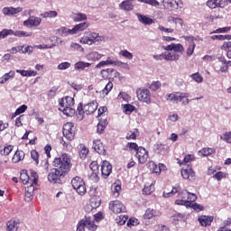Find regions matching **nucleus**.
<instances>
[{
    "label": "nucleus",
    "instance_id": "46",
    "mask_svg": "<svg viewBox=\"0 0 231 231\" xmlns=\"http://www.w3.org/2000/svg\"><path fill=\"white\" fill-rule=\"evenodd\" d=\"M194 50H196V43L194 41H191L189 42V46L186 51L188 57H191V55L194 53Z\"/></svg>",
    "mask_w": 231,
    "mask_h": 231
},
{
    "label": "nucleus",
    "instance_id": "50",
    "mask_svg": "<svg viewBox=\"0 0 231 231\" xmlns=\"http://www.w3.org/2000/svg\"><path fill=\"white\" fill-rule=\"evenodd\" d=\"M14 151V146L13 145H7L5 146L3 150L0 151V154L2 156H8Z\"/></svg>",
    "mask_w": 231,
    "mask_h": 231
},
{
    "label": "nucleus",
    "instance_id": "21",
    "mask_svg": "<svg viewBox=\"0 0 231 231\" xmlns=\"http://www.w3.org/2000/svg\"><path fill=\"white\" fill-rule=\"evenodd\" d=\"M160 216H162V212H160V210H156L154 208H147L143 215V218L152 219V217H158Z\"/></svg>",
    "mask_w": 231,
    "mask_h": 231
},
{
    "label": "nucleus",
    "instance_id": "64",
    "mask_svg": "<svg viewBox=\"0 0 231 231\" xmlns=\"http://www.w3.org/2000/svg\"><path fill=\"white\" fill-rule=\"evenodd\" d=\"M166 100L168 102H173L174 104H176V92L171 93V94H167L166 95Z\"/></svg>",
    "mask_w": 231,
    "mask_h": 231
},
{
    "label": "nucleus",
    "instance_id": "30",
    "mask_svg": "<svg viewBox=\"0 0 231 231\" xmlns=\"http://www.w3.org/2000/svg\"><path fill=\"white\" fill-rule=\"evenodd\" d=\"M58 15L59 13L57 11H46L41 14V17H42V19H55Z\"/></svg>",
    "mask_w": 231,
    "mask_h": 231
},
{
    "label": "nucleus",
    "instance_id": "12",
    "mask_svg": "<svg viewBox=\"0 0 231 231\" xmlns=\"http://www.w3.org/2000/svg\"><path fill=\"white\" fill-rule=\"evenodd\" d=\"M165 51H172L173 53H183L185 48L181 43H171L170 45L162 46Z\"/></svg>",
    "mask_w": 231,
    "mask_h": 231
},
{
    "label": "nucleus",
    "instance_id": "18",
    "mask_svg": "<svg viewBox=\"0 0 231 231\" xmlns=\"http://www.w3.org/2000/svg\"><path fill=\"white\" fill-rule=\"evenodd\" d=\"M19 225H21V221L17 218H13L6 223V230L17 231L19 230Z\"/></svg>",
    "mask_w": 231,
    "mask_h": 231
},
{
    "label": "nucleus",
    "instance_id": "32",
    "mask_svg": "<svg viewBox=\"0 0 231 231\" xmlns=\"http://www.w3.org/2000/svg\"><path fill=\"white\" fill-rule=\"evenodd\" d=\"M79 157L81 160H86L88 154H89V149L85 144H79Z\"/></svg>",
    "mask_w": 231,
    "mask_h": 231
},
{
    "label": "nucleus",
    "instance_id": "11",
    "mask_svg": "<svg viewBox=\"0 0 231 231\" xmlns=\"http://www.w3.org/2000/svg\"><path fill=\"white\" fill-rule=\"evenodd\" d=\"M137 98L141 102H145V104H151V91L149 89H138L136 91Z\"/></svg>",
    "mask_w": 231,
    "mask_h": 231
},
{
    "label": "nucleus",
    "instance_id": "55",
    "mask_svg": "<svg viewBox=\"0 0 231 231\" xmlns=\"http://www.w3.org/2000/svg\"><path fill=\"white\" fill-rule=\"evenodd\" d=\"M119 55H122V57H125V59H128V60H133V53L127 50L121 51Z\"/></svg>",
    "mask_w": 231,
    "mask_h": 231
},
{
    "label": "nucleus",
    "instance_id": "45",
    "mask_svg": "<svg viewBox=\"0 0 231 231\" xmlns=\"http://www.w3.org/2000/svg\"><path fill=\"white\" fill-rule=\"evenodd\" d=\"M8 35H14V30H12V29H3L0 32V41H2V39H6V37H8Z\"/></svg>",
    "mask_w": 231,
    "mask_h": 231
},
{
    "label": "nucleus",
    "instance_id": "15",
    "mask_svg": "<svg viewBox=\"0 0 231 231\" xmlns=\"http://www.w3.org/2000/svg\"><path fill=\"white\" fill-rule=\"evenodd\" d=\"M113 172V166L109 162L104 161L101 165V174L103 177L107 178Z\"/></svg>",
    "mask_w": 231,
    "mask_h": 231
},
{
    "label": "nucleus",
    "instance_id": "1",
    "mask_svg": "<svg viewBox=\"0 0 231 231\" xmlns=\"http://www.w3.org/2000/svg\"><path fill=\"white\" fill-rule=\"evenodd\" d=\"M181 190V187H180L179 184H176L171 191H164L162 196L163 198H171V196H174L175 194H178V198H180L181 199L175 200V205H184L185 207H192L194 210H198V212H201L203 210V206L195 203L196 199H198V197L194 193H190L187 190Z\"/></svg>",
    "mask_w": 231,
    "mask_h": 231
},
{
    "label": "nucleus",
    "instance_id": "59",
    "mask_svg": "<svg viewBox=\"0 0 231 231\" xmlns=\"http://www.w3.org/2000/svg\"><path fill=\"white\" fill-rule=\"evenodd\" d=\"M112 66H118V67L124 66V68H127L128 65H127V63H124V62L116 60V58L112 57Z\"/></svg>",
    "mask_w": 231,
    "mask_h": 231
},
{
    "label": "nucleus",
    "instance_id": "29",
    "mask_svg": "<svg viewBox=\"0 0 231 231\" xmlns=\"http://www.w3.org/2000/svg\"><path fill=\"white\" fill-rule=\"evenodd\" d=\"M155 190V188H154V182H152V183H146L144 185V188L143 189V194H145L146 196H149L151 194H152Z\"/></svg>",
    "mask_w": 231,
    "mask_h": 231
},
{
    "label": "nucleus",
    "instance_id": "38",
    "mask_svg": "<svg viewBox=\"0 0 231 231\" xmlns=\"http://www.w3.org/2000/svg\"><path fill=\"white\" fill-rule=\"evenodd\" d=\"M15 77V71L11 70L8 73H5L2 78H0V84H5V82H8L10 79H14Z\"/></svg>",
    "mask_w": 231,
    "mask_h": 231
},
{
    "label": "nucleus",
    "instance_id": "40",
    "mask_svg": "<svg viewBox=\"0 0 231 231\" xmlns=\"http://www.w3.org/2000/svg\"><path fill=\"white\" fill-rule=\"evenodd\" d=\"M20 180L23 183V185L30 183V175H28V171L26 170H23L21 171Z\"/></svg>",
    "mask_w": 231,
    "mask_h": 231
},
{
    "label": "nucleus",
    "instance_id": "8",
    "mask_svg": "<svg viewBox=\"0 0 231 231\" xmlns=\"http://www.w3.org/2000/svg\"><path fill=\"white\" fill-rule=\"evenodd\" d=\"M162 5L168 10H181L183 8L181 0H162Z\"/></svg>",
    "mask_w": 231,
    "mask_h": 231
},
{
    "label": "nucleus",
    "instance_id": "35",
    "mask_svg": "<svg viewBox=\"0 0 231 231\" xmlns=\"http://www.w3.org/2000/svg\"><path fill=\"white\" fill-rule=\"evenodd\" d=\"M14 163H19V162L24 160V152L23 151H16L13 156Z\"/></svg>",
    "mask_w": 231,
    "mask_h": 231
},
{
    "label": "nucleus",
    "instance_id": "48",
    "mask_svg": "<svg viewBox=\"0 0 231 231\" xmlns=\"http://www.w3.org/2000/svg\"><path fill=\"white\" fill-rule=\"evenodd\" d=\"M148 88L151 91H158L162 88V83L160 81H153L152 84H148Z\"/></svg>",
    "mask_w": 231,
    "mask_h": 231
},
{
    "label": "nucleus",
    "instance_id": "9",
    "mask_svg": "<svg viewBox=\"0 0 231 231\" xmlns=\"http://www.w3.org/2000/svg\"><path fill=\"white\" fill-rule=\"evenodd\" d=\"M42 23V18L35 15L29 16L27 20L23 22V26H26V28H37L41 26V23Z\"/></svg>",
    "mask_w": 231,
    "mask_h": 231
},
{
    "label": "nucleus",
    "instance_id": "39",
    "mask_svg": "<svg viewBox=\"0 0 231 231\" xmlns=\"http://www.w3.org/2000/svg\"><path fill=\"white\" fill-rule=\"evenodd\" d=\"M106 66H113V57H107L106 60H102L96 65L97 69L104 68Z\"/></svg>",
    "mask_w": 231,
    "mask_h": 231
},
{
    "label": "nucleus",
    "instance_id": "61",
    "mask_svg": "<svg viewBox=\"0 0 231 231\" xmlns=\"http://www.w3.org/2000/svg\"><path fill=\"white\" fill-rule=\"evenodd\" d=\"M31 158L35 162L36 165H39V152L36 150L31 151Z\"/></svg>",
    "mask_w": 231,
    "mask_h": 231
},
{
    "label": "nucleus",
    "instance_id": "5",
    "mask_svg": "<svg viewBox=\"0 0 231 231\" xmlns=\"http://www.w3.org/2000/svg\"><path fill=\"white\" fill-rule=\"evenodd\" d=\"M98 107L97 101H92L82 106V103L78 105V118L79 120H84V115H93Z\"/></svg>",
    "mask_w": 231,
    "mask_h": 231
},
{
    "label": "nucleus",
    "instance_id": "63",
    "mask_svg": "<svg viewBox=\"0 0 231 231\" xmlns=\"http://www.w3.org/2000/svg\"><path fill=\"white\" fill-rule=\"evenodd\" d=\"M90 170L94 174H97L98 172V162H92L89 165Z\"/></svg>",
    "mask_w": 231,
    "mask_h": 231
},
{
    "label": "nucleus",
    "instance_id": "13",
    "mask_svg": "<svg viewBox=\"0 0 231 231\" xmlns=\"http://www.w3.org/2000/svg\"><path fill=\"white\" fill-rule=\"evenodd\" d=\"M136 158L138 159L139 163H146L147 160H149V152L145 150V148L140 146L138 152L135 154Z\"/></svg>",
    "mask_w": 231,
    "mask_h": 231
},
{
    "label": "nucleus",
    "instance_id": "62",
    "mask_svg": "<svg viewBox=\"0 0 231 231\" xmlns=\"http://www.w3.org/2000/svg\"><path fill=\"white\" fill-rule=\"evenodd\" d=\"M221 140L226 142V143H231V132L225 133L222 136H220Z\"/></svg>",
    "mask_w": 231,
    "mask_h": 231
},
{
    "label": "nucleus",
    "instance_id": "56",
    "mask_svg": "<svg viewBox=\"0 0 231 231\" xmlns=\"http://www.w3.org/2000/svg\"><path fill=\"white\" fill-rule=\"evenodd\" d=\"M190 77L193 80H195V82H198V84H201V82H203V77L198 72L190 75Z\"/></svg>",
    "mask_w": 231,
    "mask_h": 231
},
{
    "label": "nucleus",
    "instance_id": "17",
    "mask_svg": "<svg viewBox=\"0 0 231 231\" xmlns=\"http://www.w3.org/2000/svg\"><path fill=\"white\" fill-rule=\"evenodd\" d=\"M168 23H174L175 24V30L180 31L183 28V19L180 17H173V16H169L168 17Z\"/></svg>",
    "mask_w": 231,
    "mask_h": 231
},
{
    "label": "nucleus",
    "instance_id": "6",
    "mask_svg": "<svg viewBox=\"0 0 231 231\" xmlns=\"http://www.w3.org/2000/svg\"><path fill=\"white\" fill-rule=\"evenodd\" d=\"M71 185L73 189L78 192L79 196H84L86 194V183L82 178L76 176L71 180Z\"/></svg>",
    "mask_w": 231,
    "mask_h": 231
},
{
    "label": "nucleus",
    "instance_id": "27",
    "mask_svg": "<svg viewBox=\"0 0 231 231\" xmlns=\"http://www.w3.org/2000/svg\"><path fill=\"white\" fill-rule=\"evenodd\" d=\"M119 9L124 10L125 12H132V10H134V5L128 0H125L119 4Z\"/></svg>",
    "mask_w": 231,
    "mask_h": 231
},
{
    "label": "nucleus",
    "instance_id": "54",
    "mask_svg": "<svg viewBox=\"0 0 231 231\" xmlns=\"http://www.w3.org/2000/svg\"><path fill=\"white\" fill-rule=\"evenodd\" d=\"M13 35H15V37H32V32H26L24 31H16L14 32Z\"/></svg>",
    "mask_w": 231,
    "mask_h": 231
},
{
    "label": "nucleus",
    "instance_id": "33",
    "mask_svg": "<svg viewBox=\"0 0 231 231\" xmlns=\"http://www.w3.org/2000/svg\"><path fill=\"white\" fill-rule=\"evenodd\" d=\"M58 33L60 35V37H68L69 35H74L73 34V29H68L66 27H60L58 29Z\"/></svg>",
    "mask_w": 231,
    "mask_h": 231
},
{
    "label": "nucleus",
    "instance_id": "57",
    "mask_svg": "<svg viewBox=\"0 0 231 231\" xmlns=\"http://www.w3.org/2000/svg\"><path fill=\"white\" fill-rule=\"evenodd\" d=\"M194 160V155L189 154L186 155L182 162H179L180 165H185V163H190Z\"/></svg>",
    "mask_w": 231,
    "mask_h": 231
},
{
    "label": "nucleus",
    "instance_id": "60",
    "mask_svg": "<svg viewBox=\"0 0 231 231\" xmlns=\"http://www.w3.org/2000/svg\"><path fill=\"white\" fill-rule=\"evenodd\" d=\"M71 68V63L65 61V62H61L58 65V69L60 70H64V69H68Z\"/></svg>",
    "mask_w": 231,
    "mask_h": 231
},
{
    "label": "nucleus",
    "instance_id": "25",
    "mask_svg": "<svg viewBox=\"0 0 231 231\" xmlns=\"http://www.w3.org/2000/svg\"><path fill=\"white\" fill-rule=\"evenodd\" d=\"M212 221H214V217L205 215L199 217V222L201 226H210V225H212Z\"/></svg>",
    "mask_w": 231,
    "mask_h": 231
},
{
    "label": "nucleus",
    "instance_id": "42",
    "mask_svg": "<svg viewBox=\"0 0 231 231\" xmlns=\"http://www.w3.org/2000/svg\"><path fill=\"white\" fill-rule=\"evenodd\" d=\"M60 110L62 111L63 115H66V116H73L76 113L75 108L71 106L60 108Z\"/></svg>",
    "mask_w": 231,
    "mask_h": 231
},
{
    "label": "nucleus",
    "instance_id": "36",
    "mask_svg": "<svg viewBox=\"0 0 231 231\" xmlns=\"http://www.w3.org/2000/svg\"><path fill=\"white\" fill-rule=\"evenodd\" d=\"M16 73L22 75V77H36L37 71L34 70H24V69H16Z\"/></svg>",
    "mask_w": 231,
    "mask_h": 231
},
{
    "label": "nucleus",
    "instance_id": "58",
    "mask_svg": "<svg viewBox=\"0 0 231 231\" xmlns=\"http://www.w3.org/2000/svg\"><path fill=\"white\" fill-rule=\"evenodd\" d=\"M113 89V82L109 81L106 87L103 88V94L104 95H109V92Z\"/></svg>",
    "mask_w": 231,
    "mask_h": 231
},
{
    "label": "nucleus",
    "instance_id": "28",
    "mask_svg": "<svg viewBox=\"0 0 231 231\" xmlns=\"http://www.w3.org/2000/svg\"><path fill=\"white\" fill-rule=\"evenodd\" d=\"M88 28H89V23L84 22V23H79L75 27H73L72 32L75 35L78 32H84V30H88Z\"/></svg>",
    "mask_w": 231,
    "mask_h": 231
},
{
    "label": "nucleus",
    "instance_id": "10",
    "mask_svg": "<svg viewBox=\"0 0 231 231\" xmlns=\"http://www.w3.org/2000/svg\"><path fill=\"white\" fill-rule=\"evenodd\" d=\"M109 210L114 214H121V212H125V206L120 200L110 201Z\"/></svg>",
    "mask_w": 231,
    "mask_h": 231
},
{
    "label": "nucleus",
    "instance_id": "2",
    "mask_svg": "<svg viewBox=\"0 0 231 231\" xmlns=\"http://www.w3.org/2000/svg\"><path fill=\"white\" fill-rule=\"evenodd\" d=\"M53 167H55L54 171L49 173L48 180L51 183H59L60 178L71 169V158L67 153H62L60 157L54 159Z\"/></svg>",
    "mask_w": 231,
    "mask_h": 231
},
{
    "label": "nucleus",
    "instance_id": "41",
    "mask_svg": "<svg viewBox=\"0 0 231 231\" xmlns=\"http://www.w3.org/2000/svg\"><path fill=\"white\" fill-rule=\"evenodd\" d=\"M216 152V149L214 148H203L199 151V156H210V154H214Z\"/></svg>",
    "mask_w": 231,
    "mask_h": 231
},
{
    "label": "nucleus",
    "instance_id": "51",
    "mask_svg": "<svg viewBox=\"0 0 231 231\" xmlns=\"http://www.w3.org/2000/svg\"><path fill=\"white\" fill-rule=\"evenodd\" d=\"M51 41L52 42H56V43H54L55 46H64V44H66V42L62 39H60V38H59L57 36H52L51 38Z\"/></svg>",
    "mask_w": 231,
    "mask_h": 231
},
{
    "label": "nucleus",
    "instance_id": "43",
    "mask_svg": "<svg viewBox=\"0 0 231 231\" xmlns=\"http://www.w3.org/2000/svg\"><path fill=\"white\" fill-rule=\"evenodd\" d=\"M104 57V55L97 52V51H93V52H90L88 55V60H100V59H102Z\"/></svg>",
    "mask_w": 231,
    "mask_h": 231
},
{
    "label": "nucleus",
    "instance_id": "23",
    "mask_svg": "<svg viewBox=\"0 0 231 231\" xmlns=\"http://www.w3.org/2000/svg\"><path fill=\"white\" fill-rule=\"evenodd\" d=\"M98 207H100V199L94 197L90 199V203L85 207V209L89 212V210L98 208Z\"/></svg>",
    "mask_w": 231,
    "mask_h": 231
},
{
    "label": "nucleus",
    "instance_id": "22",
    "mask_svg": "<svg viewBox=\"0 0 231 231\" xmlns=\"http://www.w3.org/2000/svg\"><path fill=\"white\" fill-rule=\"evenodd\" d=\"M180 174L184 180H193L195 173L190 166H187L186 169H182Z\"/></svg>",
    "mask_w": 231,
    "mask_h": 231
},
{
    "label": "nucleus",
    "instance_id": "52",
    "mask_svg": "<svg viewBox=\"0 0 231 231\" xmlns=\"http://www.w3.org/2000/svg\"><path fill=\"white\" fill-rule=\"evenodd\" d=\"M217 71H221V73H226L228 71V65H220L217 63L215 66Z\"/></svg>",
    "mask_w": 231,
    "mask_h": 231
},
{
    "label": "nucleus",
    "instance_id": "4",
    "mask_svg": "<svg viewBox=\"0 0 231 231\" xmlns=\"http://www.w3.org/2000/svg\"><path fill=\"white\" fill-rule=\"evenodd\" d=\"M79 42L81 44H88V46L92 44L98 45L100 42H104V37L95 32L88 31L84 33V36L81 37Z\"/></svg>",
    "mask_w": 231,
    "mask_h": 231
},
{
    "label": "nucleus",
    "instance_id": "24",
    "mask_svg": "<svg viewBox=\"0 0 231 231\" xmlns=\"http://www.w3.org/2000/svg\"><path fill=\"white\" fill-rule=\"evenodd\" d=\"M164 55V60H167L168 62L172 60H180V55L176 52H173L172 51H167L163 52Z\"/></svg>",
    "mask_w": 231,
    "mask_h": 231
},
{
    "label": "nucleus",
    "instance_id": "14",
    "mask_svg": "<svg viewBox=\"0 0 231 231\" xmlns=\"http://www.w3.org/2000/svg\"><path fill=\"white\" fill-rule=\"evenodd\" d=\"M208 8H225L226 6V0H208L207 2Z\"/></svg>",
    "mask_w": 231,
    "mask_h": 231
},
{
    "label": "nucleus",
    "instance_id": "49",
    "mask_svg": "<svg viewBox=\"0 0 231 231\" xmlns=\"http://www.w3.org/2000/svg\"><path fill=\"white\" fill-rule=\"evenodd\" d=\"M183 98H189V93L176 92V104H178V102H181Z\"/></svg>",
    "mask_w": 231,
    "mask_h": 231
},
{
    "label": "nucleus",
    "instance_id": "19",
    "mask_svg": "<svg viewBox=\"0 0 231 231\" xmlns=\"http://www.w3.org/2000/svg\"><path fill=\"white\" fill-rule=\"evenodd\" d=\"M23 11V7H4L2 9V13L4 14V15H15L17 14H21V12Z\"/></svg>",
    "mask_w": 231,
    "mask_h": 231
},
{
    "label": "nucleus",
    "instance_id": "26",
    "mask_svg": "<svg viewBox=\"0 0 231 231\" xmlns=\"http://www.w3.org/2000/svg\"><path fill=\"white\" fill-rule=\"evenodd\" d=\"M74 104V99L71 97H63L60 101V109L64 107H71V106H73Z\"/></svg>",
    "mask_w": 231,
    "mask_h": 231
},
{
    "label": "nucleus",
    "instance_id": "47",
    "mask_svg": "<svg viewBox=\"0 0 231 231\" xmlns=\"http://www.w3.org/2000/svg\"><path fill=\"white\" fill-rule=\"evenodd\" d=\"M127 219H129V217L127 215H120L116 218V221L117 225H120L121 226L127 222Z\"/></svg>",
    "mask_w": 231,
    "mask_h": 231
},
{
    "label": "nucleus",
    "instance_id": "20",
    "mask_svg": "<svg viewBox=\"0 0 231 231\" xmlns=\"http://www.w3.org/2000/svg\"><path fill=\"white\" fill-rule=\"evenodd\" d=\"M93 149L97 152V154H102L103 156H106V149L104 148V144L100 140H94L93 141Z\"/></svg>",
    "mask_w": 231,
    "mask_h": 231
},
{
    "label": "nucleus",
    "instance_id": "44",
    "mask_svg": "<svg viewBox=\"0 0 231 231\" xmlns=\"http://www.w3.org/2000/svg\"><path fill=\"white\" fill-rule=\"evenodd\" d=\"M89 66H91V63H89V62L78 61L74 65V68H75V69H86V68H89Z\"/></svg>",
    "mask_w": 231,
    "mask_h": 231
},
{
    "label": "nucleus",
    "instance_id": "7",
    "mask_svg": "<svg viewBox=\"0 0 231 231\" xmlns=\"http://www.w3.org/2000/svg\"><path fill=\"white\" fill-rule=\"evenodd\" d=\"M63 136L68 140L69 142H72V140H75V125L73 123H66L63 125Z\"/></svg>",
    "mask_w": 231,
    "mask_h": 231
},
{
    "label": "nucleus",
    "instance_id": "53",
    "mask_svg": "<svg viewBox=\"0 0 231 231\" xmlns=\"http://www.w3.org/2000/svg\"><path fill=\"white\" fill-rule=\"evenodd\" d=\"M139 3H144V5H150V6H158L160 2L158 0H137Z\"/></svg>",
    "mask_w": 231,
    "mask_h": 231
},
{
    "label": "nucleus",
    "instance_id": "16",
    "mask_svg": "<svg viewBox=\"0 0 231 231\" xmlns=\"http://www.w3.org/2000/svg\"><path fill=\"white\" fill-rule=\"evenodd\" d=\"M136 17L139 23H141L142 24H144V26H151V24H154V20H152V18L147 15H143L140 13H137Z\"/></svg>",
    "mask_w": 231,
    "mask_h": 231
},
{
    "label": "nucleus",
    "instance_id": "34",
    "mask_svg": "<svg viewBox=\"0 0 231 231\" xmlns=\"http://www.w3.org/2000/svg\"><path fill=\"white\" fill-rule=\"evenodd\" d=\"M72 19L75 23H80L81 21H88V15L82 13H76L72 14Z\"/></svg>",
    "mask_w": 231,
    "mask_h": 231
},
{
    "label": "nucleus",
    "instance_id": "31",
    "mask_svg": "<svg viewBox=\"0 0 231 231\" xmlns=\"http://www.w3.org/2000/svg\"><path fill=\"white\" fill-rule=\"evenodd\" d=\"M99 123L97 124V133L98 134H102L104 131H106V127H107V119H100L98 118Z\"/></svg>",
    "mask_w": 231,
    "mask_h": 231
},
{
    "label": "nucleus",
    "instance_id": "3",
    "mask_svg": "<svg viewBox=\"0 0 231 231\" xmlns=\"http://www.w3.org/2000/svg\"><path fill=\"white\" fill-rule=\"evenodd\" d=\"M104 219V216L101 212H98L97 214H95L93 217H85L84 219L80 220L78 224L77 230L79 231H84L86 228L88 230L95 231L97 228V224L98 221H102Z\"/></svg>",
    "mask_w": 231,
    "mask_h": 231
},
{
    "label": "nucleus",
    "instance_id": "37",
    "mask_svg": "<svg viewBox=\"0 0 231 231\" xmlns=\"http://www.w3.org/2000/svg\"><path fill=\"white\" fill-rule=\"evenodd\" d=\"M150 165H152V172H154L155 174H160L163 169H165V164L160 163L159 166L156 165L154 162H150Z\"/></svg>",
    "mask_w": 231,
    "mask_h": 231
}]
</instances>
